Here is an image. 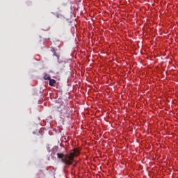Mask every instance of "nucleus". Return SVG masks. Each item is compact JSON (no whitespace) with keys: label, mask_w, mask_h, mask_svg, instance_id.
Segmentation results:
<instances>
[{"label":"nucleus","mask_w":178,"mask_h":178,"mask_svg":"<svg viewBox=\"0 0 178 178\" xmlns=\"http://www.w3.org/2000/svg\"><path fill=\"white\" fill-rule=\"evenodd\" d=\"M55 84H56V81H55V79H49V85L51 87H54V86H55Z\"/></svg>","instance_id":"7ed1b4c3"},{"label":"nucleus","mask_w":178,"mask_h":178,"mask_svg":"<svg viewBox=\"0 0 178 178\" xmlns=\"http://www.w3.org/2000/svg\"><path fill=\"white\" fill-rule=\"evenodd\" d=\"M57 111L58 112H60L64 115V116H68L72 113V111H70V108L69 106H65L63 104H60V106H56Z\"/></svg>","instance_id":"f03ea898"},{"label":"nucleus","mask_w":178,"mask_h":178,"mask_svg":"<svg viewBox=\"0 0 178 178\" xmlns=\"http://www.w3.org/2000/svg\"><path fill=\"white\" fill-rule=\"evenodd\" d=\"M53 55H54V56H56L57 60L59 61V56L58 55V54H56V52H54Z\"/></svg>","instance_id":"39448f33"},{"label":"nucleus","mask_w":178,"mask_h":178,"mask_svg":"<svg viewBox=\"0 0 178 178\" xmlns=\"http://www.w3.org/2000/svg\"><path fill=\"white\" fill-rule=\"evenodd\" d=\"M44 80H51V76L46 74L44 75Z\"/></svg>","instance_id":"20e7f679"},{"label":"nucleus","mask_w":178,"mask_h":178,"mask_svg":"<svg viewBox=\"0 0 178 178\" xmlns=\"http://www.w3.org/2000/svg\"><path fill=\"white\" fill-rule=\"evenodd\" d=\"M78 149H73L70 150V154H63V153H57V158L61 159V162L65 165H72L74 161V156H79Z\"/></svg>","instance_id":"f257e3e1"}]
</instances>
